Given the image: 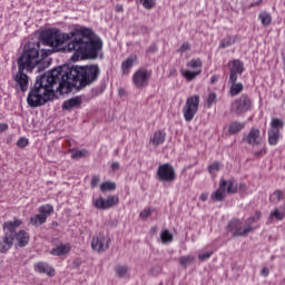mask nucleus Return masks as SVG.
<instances>
[{"label": "nucleus", "mask_w": 285, "mask_h": 285, "mask_svg": "<svg viewBox=\"0 0 285 285\" xmlns=\"http://www.w3.org/2000/svg\"><path fill=\"white\" fill-rule=\"evenodd\" d=\"M22 222L19 218H14L13 220L6 222L2 225L3 230H7V233H11L12 235H16L17 228L21 226Z\"/></svg>", "instance_id": "nucleus-18"}, {"label": "nucleus", "mask_w": 285, "mask_h": 285, "mask_svg": "<svg viewBox=\"0 0 285 285\" xmlns=\"http://www.w3.org/2000/svg\"><path fill=\"white\" fill-rule=\"evenodd\" d=\"M273 197H275V198L273 199V202H275V204H277V203L282 202V197H284V191H282L281 189L275 190V191L273 193Z\"/></svg>", "instance_id": "nucleus-43"}, {"label": "nucleus", "mask_w": 285, "mask_h": 285, "mask_svg": "<svg viewBox=\"0 0 285 285\" xmlns=\"http://www.w3.org/2000/svg\"><path fill=\"white\" fill-rule=\"evenodd\" d=\"M253 108V98L246 94H243L234 102H232L230 111L234 115H244Z\"/></svg>", "instance_id": "nucleus-4"}, {"label": "nucleus", "mask_w": 285, "mask_h": 285, "mask_svg": "<svg viewBox=\"0 0 285 285\" xmlns=\"http://www.w3.org/2000/svg\"><path fill=\"white\" fill-rule=\"evenodd\" d=\"M279 141V130H268V144L269 146H277V142Z\"/></svg>", "instance_id": "nucleus-25"}, {"label": "nucleus", "mask_w": 285, "mask_h": 285, "mask_svg": "<svg viewBox=\"0 0 285 285\" xmlns=\"http://www.w3.org/2000/svg\"><path fill=\"white\" fill-rule=\"evenodd\" d=\"M140 32H141V35H149L150 33V28H148L146 26H141L140 27Z\"/></svg>", "instance_id": "nucleus-51"}, {"label": "nucleus", "mask_w": 285, "mask_h": 285, "mask_svg": "<svg viewBox=\"0 0 285 285\" xmlns=\"http://www.w3.org/2000/svg\"><path fill=\"white\" fill-rule=\"evenodd\" d=\"M128 271H130V267L128 265H117L115 267V273L117 277L124 278L126 275H128Z\"/></svg>", "instance_id": "nucleus-29"}, {"label": "nucleus", "mask_w": 285, "mask_h": 285, "mask_svg": "<svg viewBox=\"0 0 285 285\" xmlns=\"http://www.w3.org/2000/svg\"><path fill=\"white\" fill-rule=\"evenodd\" d=\"M258 19L263 26H271V21H273V17L268 12H261Z\"/></svg>", "instance_id": "nucleus-35"}, {"label": "nucleus", "mask_w": 285, "mask_h": 285, "mask_svg": "<svg viewBox=\"0 0 285 285\" xmlns=\"http://www.w3.org/2000/svg\"><path fill=\"white\" fill-rule=\"evenodd\" d=\"M100 190H101V193H108V191L117 190V184L112 183L110 180L105 181L100 185Z\"/></svg>", "instance_id": "nucleus-32"}, {"label": "nucleus", "mask_w": 285, "mask_h": 285, "mask_svg": "<svg viewBox=\"0 0 285 285\" xmlns=\"http://www.w3.org/2000/svg\"><path fill=\"white\" fill-rule=\"evenodd\" d=\"M210 257H213V252H207L198 255V259L200 262H206V259H210Z\"/></svg>", "instance_id": "nucleus-47"}, {"label": "nucleus", "mask_w": 285, "mask_h": 285, "mask_svg": "<svg viewBox=\"0 0 285 285\" xmlns=\"http://www.w3.org/2000/svg\"><path fill=\"white\" fill-rule=\"evenodd\" d=\"M259 135L261 131L257 128H252L247 136L243 138V141L248 144L249 146H259Z\"/></svg>", "instance_id": "nucleus-14"}, {"label": "nucleus", "mask_w": 285, "mask_h": 285, "mask_svg": "<svg viewBox=\"0 0 285 285\" xmlns=\"http://www.w3.org/2000/svg\"><path fill=\"white\" fill-rule=\"evenodd\" d=\"M219 188H222V190H227L228 195H235V193H237V183L235 181V179H222L219 181Z\"/></svg>", "instance_id": "nucleus-16"}, {"label": "nucleus", "mask_w": 285, "mask_h": 285, "mask_svg": "<svg viewBox=\"0 0 285 285\" xmlns=\"http://www.w3.org/2000/svg\"><path fill=\"white\" fill-rule=\"evenodd\" d=\"M16 240V248H26L30 244V234L21 229L18 233L13 234V242Z\"/></svg>", "instance_id": "nucleus-11"}, {"label": "nucleus", "mask_w": 285, "mask_h": 285, "mask_svg": "<svg viewBox=\"0 0 285 285\" xmlns=\"http://www.w3.org/2000/svg\"><path fill=\"white\" fill-rule=\"evenodd\" d=\"M41 48V42H28L24 45L21 56L18 58V72L14 75L13 80L19 86L22 92L28 90L29 77L26 72H32L38 66V70H41V63L43 59L52 55V50L42 49L41 56H39V50Z\"/></svg>", "instance_id": "nucleus-3"}, {"label": "nucleus", "mask_w": 285, "mask_h": 285, "mask_svg": "<svg viewBox=\"0 0 285 285\" xmlns=\"http://www.w3.org/2000/svg\"><path fill=\"white\" fill-rule=\"evenodd\" d=\"M46 67H42V70H45Z\"/></svg>", "instance_id": "nucleus-60"}, {"label": "nucleus", "mask_w": 285, "mask_h": 285, "mask_svg": "<svg viewBox=\"0 0 285 285\" xmlns=\"http://www.w3.org/2000/svg\"><path fill=\"white\" fill-rule=\"evenodd\" d=\"M39 213H40V215H45L46 218H48V217H50L51 214L55 213V207H52V205H50V204L41 205L39 207Z\"/></svg>", "instance_id": "nucleus-28"}, {"label": "nucleus", "mask_w": 285, "mask_h": 285, "mask_svg": "<svg viewBox=\"0 0 285 285\" xmlns=\"http://www.w3.org/2000/svg\"><path fill=\"white\" fill-rule=\"evenodd\" d=\"M153 77L151 70L138 69L132 76V83L136 88H146Z\"/></svg>", "instance_id": "nucleus-8"}, {"label": "nucleus", "mask_w": 285, "mask_h": 285, "mask_svg": "<svg viewBox=\"0 0 285 285\" xmlns=\"http://www.w3.org/2000/svg\"><path fill=\"white\" fill-rule=\"evenodd\" d=\"M135 61H137V57L130 56L122 62L121 69L124 75H128V72H130V68L135 66Z\"/></svg>", "instance_id": "nucleus-21"}, {"label": "nucleus", "mask_w": 285, "mask_h": 285, "mask_svg": "<svg viewBox=\"0 0 285 285\" xmlns=\"http://www.w3.org/2000/svg\"><path fill=\"white\" fill-rule=\"evenodd\" d=\"M14 246V236L12 232H4L2 240L0 242V253H8Z\"/></svg>", "instance_id": "nucleus-12"}, {"label": "nucleus", "mask_w": 285, "mask_h": 285, "mask_svg": "<svg viewBox=\"0 0 285 285\" xmlns=\"http://www.w3.org/2000/svg\"><path fill=\"white\" fill-rule=\"evenodd\" d=\"M195 262V257L193 256H181L179 258L180 266H184V268L188 267L189 264H193Z\"/></svg>", "instance_id": "nucleus-38"}, {"label": "nucleus", "mask_w": 285, "mask_h": 285, "mask_svg": "<svg viewBox=\"0 0 285 285\" xmlns=\"http://www.w3.org/2000/svg\"><path fill=\"white\" fill-rule=\"evenodd\" d=\"M106 242V237L104 236H94L92 240H91V248L92 250H97V253H104L105 250H107L108 243L110 240L107 242L106 246L104 245Z\"/></svg>", "instance_id": "nucleus-13"}, {"label": "nucleus", "mask_w": 285, "mask_h": 285, "mask_svg": "<svg viewBox=\"0 0 285 285\" xmlns=\"http://www.w3.org/2000/svg\"><path fill=\"white\" fill-rule=\"evenodd\" d=\"M79 106H81V99H79V97H73L62 104V110H72V108H77Z\"/></svg>", "instance_id": "nucleus-19"}, {"label": "nucleus", "mask_w": 285, "mask_h": 285, "mask_svg": "<svg viewBox=\"0 0 285 285\" xmlns=\"http://www.w3.org/2000/svg\"><path fill=\"white\" fill-rule=\"evenodd\" d=\"M229 83H232L229 88L230 97H237V95H240V92L244 90V85L242 82L229 81Z\"/></svg>", "instance_id": "nucleus-22"}, {"label": "nucleus", "mask_w": 285, "mask_h": 285, "mask_svg": "<svg viewBox=\"0 0 285 285\" xmlns=\"http://www.w3.org/2000/svg\"><path fill=\"white\" fill-rule=\"evenodd\" d=\"M117 204H119L118 196H108L107 198H97L94 206L97 208V210H108V208H112V206H117Z\"/></svg>", "instance_id": "nucleus-9"}, {"label": "nucleus", "mask_w": 285, "mask_h": 285, "mask_svg": "<svg viewBox=\"0 0 285 285\" xmlns=\"http://www.w3.org/2000/svg\"><path fill=\"white\" fill-rule=\"evenodd\" d=\"M220 164L219 161H214L208 166V173L213 175L214 173H219Z\"/></svg>", "instance_id": "nucleus-42"}, {"label": "nucleus", "mask_w": 285, "mask_h": 285, "mask_svg": "<svg viewBox=\"0 0 285 285\" xmlns=\"http://www.w3.org/2000/svg\"><path fill=\"white\" fill-rule=\"evenodd\" d=\"M199 110V96L194 95L187 98L186 104L183 108V115L185 121H193Z\"/></svg>", "instance_id": "nucleus-5"}, {"label": "nucleus", "mask_w": 285, "mask_h": 285, "mask_svg": "<svg viewBox=\"0 0 285 285\" xmlns=\"http://www.w3.org/2000/svg\"><path fill=\"white\" fill-rule=\"evenodd\" d=\"M124 11V6L122 4H117L116 6V12H122Z\"/></svg>", "instance_id": "nucleus-58"}, {"label": "nucleus", "mask_w": 285, "mask_h": 285, "mask_svg": "<svg viewBox=\"0 0 285 285\" xmlns=\"http://www.w3.org/2000/svg\"><path fill=\"white\" fill-rule=\"evenodd\" d=\"M119 95H120V97H124V95H126V90H124V89H119Z\"/></svg>", "instance_id": "nucleus-59"}, {"label": "nucleus", "mask_w": 285, "mask_h": 285, "mask_svg": "<svg viewBox=\"0 0 285 285\" xmlns=\"http://www.w3.org/2000/svg\"><path fill=\"white\" fill-rule=\"evenodd\" d=\"M153 215V212L150 210V208H145L141 213H140V217L142 219H148V217Z\"/></svg>", "instance_id": "nucleus-49"}, {"label": "nucleus", "mask_w": 285, "mask_h": 285, "mask_svg": "<svg viewBox=\"0 0 285 285\" xmlns=\"http://www.w3.org/2000/svg\"><path fill=\"white\" fill-rule=\"evenodd\" d=\"M140 3H142L146 10H153L157 6V1L155 0H140Z\"/></svg>", "instance_id": "nucleus-40"}, {"label": "nucleus", "mask_w": 285, "mask_h": 285, "mask_svg": "<svg viewBox=\"0 0 285 285\" xmlns=\"http://www.w3.org/2000/svg\"><path fill=\"white\" fill-rule=\"evenodd\" d=\"M100 75L99 65L58 66L37 77L35 86L27 97V104L30 108L46 106L48 101L55 98L57 83L59 85L57 90L60 95H69L72 92V88L83 90L87 86H92Z\"/></svg>", "instance_id": "nucleus-1"}, {"label": "nucleus", "mask_w": 285, "mask_h": 285, "mask_svg": "<svg viewBox=\"0 0 285 285\" xmlns=\"http://www.w3.org/2000/svg\"><path fill=\"white\" fill-rule=\"evenodd\" d=\"M282 128H284V120H282V118H273L269 130H278L279 132Z\"/></svg>", "instance_id": "nucleus-33"}, {"label": "nucleus", "mask_w": 285, "mask_h": 285, "mask_svg": "<svg viewBox=\"0 0 285 285\" xmlns=\"http://www.w3.org/2000/svg\"><path fill=\"white\" fill-rule=\"evenodd\" d=\"M217 104V94L215 92H209L207 97V106L210 108L212 106H215Z\"/></svg>", "instance_id": "nucleus-41"}, {"label": "nucleus", "mask_w": 285, "mask_h": 285, "mask_svg": "<svg viewBox=\"0 0 285 285\" xmlns=\"http://www.w3.org/2000/svg\"><path fill=\"white\" fill-rule=\"evenodd\" d=\"M261 217H262V212H256L254 216H252L245 220V226L247 228H250V233H253V230H255V228L253 227V224H255V222H259Z\"/></svg>", "instance_id": "nucleus-24"}, {"label": "nucleus", "mask_w": 285, "mask_h": 285, "mask_svg": "<svg viewBox=\"0 0 285 285\" xmlns=\"http://www.w3.org/2000/svg\"><path fill=\"white\" fill-rule=\"evenodd\" d=\"M269 219L273 220L275 219L276 222H284L285 219V213L281 212L279 208H275L271 214H269Z\"/></svg>", "instance_id": "nucleus-31"}, {"label": "nucleus", "mask_w": 285, "mask_h": 285, "mask_svg": "<svg viewBox=\"0 0 285 285\" xmlns=\"http://www.w3.org/2000/svg\"><path fill=\"white\" fill-rule=\"evenodd\" d=\"M99 181H101V178H99V176H94L90 183L91 188H97L99 186Z\"/></svg>", "instance_id": "nucleus-48"}, {"label": "nucleus", "mask_w": 285, "mask_h": 285, "mask_svg": "<svg viewBox=\"0 0 285 285\" xmlns=\"http://www.w3.org/2000/svg\"><path fill=\"white\" fill-rule=\"evenodd\" d=\"M203 66H204V62L199 58L191 59L190 61L187 62V68H193V69H197L198 68V70H202Z\"/></svg>", "instance_id": "nucleus-37"}, {"label": "nucleus", "mask_w": 285, "mask_h": 285, "mask_svg": "<svg viewBox=\"0 0 285 285\" xmlns=\"http://www.w3.org/2000/svg\"><path fill=\"white\" fill-rule=\"evenodd\" d=\"M227 233H232V237H246L248 233H250V227H244L242 226V220L238 218L232 219L227 224Z\"/></svg>", "instance_id": "nucleus-7"}, {"label": "nucleus", "mask_w": 285, "mask_h": 285, "mask_svg": "<svg viewBox=\"0 0 285 285\" xmlns=\"http://www.w3.org/2000/svg\"><path fill=\"white\" fill-rule=\"evenodd\" d=\"M160 239H161L163 244H170V242H173L174 237H173L170 230L164 229L160 233Z\"/></svg>", "instance_id": "nucleus-36"}, {"label": "nucleus", "mask_w": 285, "mask_h": 285, "mask_svg": "<svg viewBox=\"0 0 285 285\" xmlns=\"http://www.w3.org/2000/svg\"><path fill=\"white\" fill-rule=\"evenodd\" d=\"M244 128H246L245 122L234 121L229 125L228 132H229V135H237V134L242 132V130H244Z\"/></svg>", "instance_id": "nucleus-23"}, {"label": "nucleus", "mask_w": 285, "mask_h": 285, "mask_svg": "<svg viewBox=\"0 0 285 285\" xmlns=\"http://www.w3.org/2000/svg\"><path fill=\"white\" fill-rule=\"evenodd\" d=\"M157 177L160 181H167L168 184L177 179V174L175 173V167L169 163L158 166Z\"/></svg>", "instance_id": "nucleus-6"}, {"label": "nucleus", "mask_w": 285, "mask_h": 285, "mask_svg": "<svg viewBox=\"0 0 285 285\" xmlns=\"http://www.w3.org/2000/svg\"><path fill=\"white\" fill-rule=\"evenodd\" d=\"M190 50V42H184L180 48L177 50V52H180V55H184V52H188Z\"/></svg>", "instance_id": "nucleus-44"}, {"label": "nucleus", "mask_w": 285, "mask_h": 285, "mask_svg": "<svg viewBox=\"0 0 285 285\" xmlns=\"http://www.w3.org/2000/svg\"><path fill=\"white\" fill-rule=\"evenodd\" d=\"M80 266H81V259L76 258V259L72 262V267H73V268H79Z\"/></svg>", "instance_id": "nucleus-52"}, {"label": "nucleus", "mask_w": 285, "mask_h": 285, "mask_svg": "<svg viewBox=\"0 0 285 285\" xmlns=\"http://www.w3.org/2000/svg\"><path fill=\"white\" fill-rule=\"evenodd\" d=\"M9 126L8 124H0V132H6V130H8Z\"/></svg>", "instance_id": "nucleus-54"}, {"label": "nucleus", "mask_w": 285, "mask_h": 285, "mask_svg": "<svg viewBox=\"0 0 285 285\" xmlns=\"http://www.w3.org/2000/svg\"><path fill=\"white\" fill-rule=\"evenodd\" d=\"M150 144L155 146H161L166 141V132L159 130L154 134V137L150 138Z\"/></svg>", "instance_id": "nucleus-20"}, {"label": "nucleus", "mask_w": 285, "mask_h": 285, "mask_svg": "<svg viewBox=\"0 0 285 285\" xmlns=\"http://www.w3.org/2000/svg\"><path fill=\"white\" fill-rule=\"evenodd\" d=\"M261 275L263 277H268V275H271V269H268V267H263V269L261 271Z\"/></svg>", "instance_id": "nucleus-50"}, {"label": "nucleus", "mask_w": 285, "mask_h": 285, "mask_svg": "<svg viewBox=\"0 0 285 285\" xmlns=\"http://www.w3.org/2000/svg\"><path fill=\"white\" fill-rule=\"evenodd\" d=\"M36 273L48 275L49 277H55V268L46 262H38L33 266Z\"/></svg>", "instance_id": "nucleus-15"}, {"label": "nucleus", "mask_w": 285, "mask_h": 285, "mask_svg": "<svg viewBox=\"0 0 285 285\" xmlns=\"http://www.w3.org/2000/svg\"><path fill=\"white\" fill-rule=\"evenodd\" d=\"M47 220L48 218H46V215H42L41 213H39L38 215L32 216L30 218V224H32V226H41L46 224Z\"/></svg>", "instance_id": "nucleus-26"}, {"label": "nucleus", "mask_w": 285, "mask_h": 285, "mask_svg": "<svg viewBox=\"0 0 285 285\" xmlns=\"http://www.w3.org/2000/svg\"><path fill=\"white\" fill-rule=\"evenodd\" d=\"M39 41L42 46H49L56 52L66 50L63 43L67 45V52H73L71 59L79 61V59H104V40L96 35L90 28L81 27L73 29L69 33H63L57 28L45 29L39 35Z\"/></svg>", "instance_id": "nucleus-2"}, {"label": "nucleus", "mask_w": 285, "mask_h": 285, "mask_svg": "<svg viewBox=\"0 0 285 285\" xmlns=\"http://www.w3.org/2000/svg\"><path fill=\"white\" fill-rule=\"evenodd\" d=\"M229 81H237V75H244V62L239 59H234L229 63Z\"/></svg>", "instance_id": "nucleus-10"}, {"label": "nucleus", "mask_w": 285, "mask_h": 285, "mask_svg": "<svg viewBox=\"0 0 285 285\" xmlns=\"http://www.w3.org/2000/svg\"><path fill=\"white\" fill-rule=\"evenodd\" d=\"M69 153L71 154V159H81L83 157H88L89 151L87 149H70Z\"/></svg>", "instance_id": "nucleus-27"}, {"label": "nucleus", "mask_w": 285, "mask_h": 285, "mask_svg": "<svg viewBox=\"0 0 285 285\" xmlns=\"http://www.w3.org/2000/svg\"><path fill=\"white\" fill-rule=\"evenodd\" d=\"M212 199H214V202H224V199H226V190L222 188L217 189L212 194Z\"/></svg>", "instance_id": "nucleus-34"}, {"label": "nucleus", "mask_w": 285, "mask_h": 285, "mask_svg": "<svg viewBox=\"0 0 285 285\" xmlns=\"http://www.w3.org/2000/svg\"><path fill=\"white\" fill-rule=\"evenodd\" d=\"M29 141L28 138L26 137H21L18 141H17V146L18 148H26V146H28Z\"/></svg>", "instance_id": "nucleus-46"}, {"label": "nucleus", "mask_w": 285, "mask_h": 285, "mask_svg": "<svg viewBox=\"0 0 285 285\" xmlns=\"http://www.w3.org/2000/svg\"><path fill=\"white\" fill-rule=\"evenodd\" d=\"M199 75H202V69H197L196 71L185 70L183 77H185L187 81H194Z\"/></svg>", "instance_id": "nucleus-30"}, {"label": "nucleus", "mask_w": 285, "mask_h": 285, "mask_svg": "<svg viewBox=\"0 0 285 285\" xmlns=\"http://www.w3.org/2000/svg\"><path fill=\"white\" fill-rule=\"evenodd\" d=\"M217 81H219V76L214 75V76L210 77V83L212 85L217 83Z\"/></svg>", "instance_id": "nucleus-53"}, {"label": "nucleus", "mask_w": 285, "mask_h": 285, "mask_svg": "<svg viewBox=\"0 0 285 285\" xmlns=\"http://www.w3.org/2000/svg\"><path fill=\"white\" fill-rule=\"evenodd\" d=\"M106 91V82L100 83V86L96 87V97H99V95H104Z\"/></svg>", "instance_id": "nucleus-45"}, {"label": "nucleus", "mask_w": 285, "mask_h": 285, "mask_svg": "<svg viewBox=\"0 0 285 285\" xmlns=\"http://www.w3.org/2000/svg\"><path fill=\"white\" fill-rule=\"evenodd\" d=\"M111 170H119V163L115 161L111 164Z\"/></svg>", "instance_id": "nucleus-56"}, {"label": "nucleus", "mask_w": 285, "mask_h": 285, "mask_svg": "<svg viewBox=\"0 0 285 285\" xmlns=\"http://www.w3.org/2000/svg\"><path fill=\"white\" fill-rule=\"evenodd\" d=\"M72 247L70 246V244H60L59 246L50 250V255H53L55 257H61L63 255H68Z\"/></svg>", "instance_id": "nucleus-17"}, {"label": "nucleus", "mask_w": 285, "mask_h": 285, "mask_svg": "<svg viewBox=\"0 0 285 285\" xmlns=\"http://www.w3.org/2000/svg\"><path fill=\"white\" fill-rule=\"evenodd\" d=\"M235 43V40H233V37L228 36L225 39L222 40L219 48H230Z\"/></svg>", "instance_id": "nucleus-39"}, {"label": "nucleus", "mask_w": 285, "mask_h": 285, "mask_svg": "<svg viewBox=\"0 0 285 285\" xmlns=\"http://www.w3.org/2000/svg\"><path fill=\"white\" fill-rule=\"evenodd\" d=\"M200 202H208V194H202L199 196Z\"/></svg>", "instance_id": "nucleus-57"}, {"label": "nucleus", "mask_w": 285, "mask_h": 285, "mask_svg": "<svg viewBox=\"0 0 285 285\" xmlns=\"http://www.w3.org/2000/svg\"><path fill=\"white\" fill-rule=\"evenodd\" d=\"M255 157H262L263 155H266V151L264 149H261L258 151L254 153Z\"/></svg>", "instance_id": "nucleus-55"}]
</instances>
